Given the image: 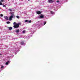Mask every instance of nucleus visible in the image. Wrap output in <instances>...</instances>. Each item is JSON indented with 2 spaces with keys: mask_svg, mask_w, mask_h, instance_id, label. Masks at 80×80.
<instances>
[{
  "mask_svg": "<svg viewBox=\"0 0 80 80\" xmlns=\"http://www.w3.org/2000/svg\"><path fill=\"white\" fill-rule=\"evenodd\" d=\"M20 23H18L17 24L14 25L13 27L14 28H18L20 27Z\"/></svg>",
  "mask_w": 80,
  "mask_h": 80,
  "instance_id": "f257e3e1",
  "label": "nucleus"
},
{
  "mask_svg": "<svg viewBox=\"0 0 80 80\" xmlns=\"http://www.w3.org/2000/svg\"><path fill=\"white\" fill-rule=\"evenodd\" d=\"M13 16H14V15L12 14V15H11L10 16L9 18V20L11 21V20H12V18H13Z\"/></svg>",
  "mask_w": 80,
  "mask_h": 80,
  "instance_id": "f03ea898",
  "label": "nucleus"
},
{
  "mask_svg": "<svg viewBox=\"0 0 80 80\" xmlns=\"http://www.w3.org/2000/svg\"><path fill=\"white\" fill-rule=\"evenodd\" d=\"M37 14L38 15H40L41 13H42V12L40 11H38L36 12Z\"/></svg>",
  "mask_w": 80,
  "mask_h": 80,
  "instance_id": "7ed1b4c3",
  "label": "nucleus"
},
{
  "mask_svg": "<svg viewBox=\"0 0 80 80\" xmlns=\"http://www.w3.org/2000/svg\"><path fill=\"white\" fill-rule=\"evenodd\" d=\"M40 18H44V15H42L39 17Z\"/></svg>",
  "mask_w": 80,
  "mask_h": 80,
  "instance_id": "20e7f679",
  "label": "nucleus"
},
{
  "mask_svg": "<svg viewBox=\"0 0 80 80\" xmlns=\"http://www.w3.org/2000/svg\"><path fill=\"white\" fill-rule=\"evenodd\" d=\"M48 2L49 3H53V1L52 0H48Z\"/></svg>",
  "mask_w": 80,
  "mask_h": 80,
  "instance_id": "39448f33",
  "label": "nucleus"
},
{
  "mask_svg": "<svg viewBox=\"0 0 80 80\" xmlns=\"http://www.w3.org/2000/svg\"><path fill=\"white\" fill-rule=\"evenodd\" d=\"M4 18L6 20H8V17L7 16L4 17Z\"/></svg>",
  "mask_w": 80,
  "mask_h": 80,
  "instance_id": "423d86ee",
  "label": "nucleus"
},
{
  "mask_svg": "<svg viewBox=\"0 0 80 80\" xmlns=\"http://www.w3.org/2000/svg\"><path fill=\"white\" fill-rule=\"evenodd\" d=\"M19 29H17L15 30V32H16V33H19Z\"/></svg>",
  "mask_w": 80,
  "mask_h": 80,
  "instance_id": "0eeeda50",
  "label": "nucleus"
},
{
  "mask_svg": "<svg viewBox=\"0 0 80 80\" xmlns=\"http://www.w3.org/2000/svg\"><path fill=\"white\" fill-rule=\"evenodd\" d=\"M10 62V61H8L7 62H6V65H8V63Z\"/></svg>",
  "mask_w": 80,
  "mask_h": 80,
  "instance_id": "6e6552de",
  "label": "nucleus"
},
{
  "mask_svg": "<svg viewBox=\"0 0 80 80\" xmlns=\"http://www.w3.org/2000/svg\"><path fill=\"white\" fill-rule=\"evenodd\" d=\"M12 27H10L9 28V30H12Z\"/></svg>",
  "mask_w": 80,
  "mask_h": 80,
  "instance_id": "1a4fd4ad",
  "label": "nucleus"
},
{
  "mask_svg": "<svg viewBox=\"0 0 80 80\" xmlns=\"http://www.w3.org/2000/svg\"><path fill=\"white\" fill-rule=\"evenodd\" d=\"M13 25H17V22H14L13 23Z\"/></svg>",
  "mask_w": 80,
  "mask_h": 80,
  "instance_id": "9d476101",
  "label": "nucleus"
},
{
  "mask_svg": "<svg viewBox=\"0 0 80 80\" xmlns=\"http://www.w3.org/2000/svg\"><path fill=\"white\" fill-rule=\"evenodd\" d=\"M21 45H23V44H24V42H21Z\"/></svg>",
  "mask_w": 80,
  "mask_h": 80,
  "instance_id": "9b49d317",
  "label": "nucleus"
},
{
  "mask_svg": "<svg viewBox=\"0 0 80 80\" xmlns=\"http://www.w3.org/2000/svg\"><path fill=\"white\" fill-rule=\"evenodd\" d=\"M7 23V24H9L10 23V22L8 21V22H6Z\"/></svg>",
  "mask_w": 80,
  "mask_h": 80,
  "instance_id": "f8f14e48",
  "label": "nucleus"
},
{
  "mask_svg": "<svg viewBox=\"0 0 80 80\" xmlns=\"http://www.w3.org/2000/svg\"><path fill=\"white\" fill-rule=\"evenodd\" d=\"M8 10H9L10 12H12V10L11 9H9Z\"/></svg>",
  "mask_w": 80,
  "mask_h": 80,
  "instance_id": "ddd939ff",
  "label": "nucleus"
},
{
  "mask_svg": "<svg viewBox=\"0 0 80 80\" xmlns=\"http://www.w3.org/2000/svg\"><path fill=\"white\" fill-rule=\"evenodd\" d=\"M3 5V4H2V2H1L0 1V5Z\"/></svg>",
  "mask_w": 80,
  "mask_h": 80,
  "instance_id": "4468645a",
  "label": "nucleus"
},
{
  "mask_svg": "<svg viewBox=\"0 0 80 80\" xmlns=\"http://www.w3.org/2000/svg\"><path fill=\"white\" fill-rule=\"evenodd\" d=\"M3 7H6V6H5V5H4V4H3L2 5Z\"/></svg>",
  "mask_w": 80,
  "mask_h": 80,
  "instance_id": "2eb2a0df",
  "label": "nucleus"
},
{
  "mask_svg": "<svg viewBox=\"0 0 80 80\" xmlns=\"http://www.w3.org/2000/svg\"><path fill=\"white\" fill-rule=\"evenodd\" d=\"M22 33H25V31L23 30V31H22Z\"/></svg>",
  "mask_w": 80,
  "mask_h": 80,
  "instance_id": "dca6fc26",
  "label": "nucleus"
},
{
  "mask_svg": "<svg viewBox=\"0 0 80 80\" xmlns=\"http://www.w3.org/2000/svg\"><path fill=\"white\" fill-rule=\"evenodd\" d=\"M51 14H53V12H52H52H51Z\"/></svg>",
  "mask_w": 80,
  "mask_h": 80,
  "instance_id": "f3484780",
  "label": "nucleus"
},
{
  "mask_svg": "<svg viewBox=\"0 0 80 80\" xmlns=\"http://www.w3.org/2000/svg\"><path fill=\"white\" fill-rule=\"evenodd\" d=\"M16 17H17V18H19V16H16Z\"/></svg>",
  "mask_w": 80,
  "mask_h": 80,
  "instance_id": "a211bd4d",
  "label": "nucleus"
},
{
  "mask_svg": "<svg viewBox=\"0 0 80 80\" xmlns=\"http://www.w3.org/2000/svg\"><path fill=\"white\" fill-rule=\"evenodd\" d=\"M46 23H47V22H44V25H45V24H46Z\"/></svg>",
  "mask_w": 80,
  "mask_h": 80,
  "instance_id": "6ab92c4d",
  "label": "nucleus"
},
{
  "mask_svg": "<svg viewBox=\"0 0 80 80\" xmlns=\"http://www.w3.org/2000/svg\"><path fill=\"white\" fill-rule=\"evenodd\" d=\"M31 22H32V21H31V20L29 21H28V23H31Z\"/></svg>",
  "mask_w": 80,
  "mask_h": 80,
  "instance_id": "aec40b11",
  "label": "nucleus"
},
{
  "mask_svg": "<svg viewBox=\"0 0 80 80\" xmlns=\"http://www.w3.org/2000/svg\"><path fill=\"white\" fill-rule=\"evenodd\" d=\"M0 16H1V17H3V14H1Z\"/></svg>",
  "mask_w": 80,
  "mask_h": 80,
  "instance_id": "412c9836",
  "label": "nucleus"
},
{
  "mask_svg": "<svg viewBox=\"0 0 80 80\" xmlns=\"http://www.w3.org/2000/svg\"><path fill=\"white\" fill-rule=\"evenodd\" d=\"M25 22H28V20H26L25 21Z\"/></svg>",
  "mask_w": 80,
  "mask_h": 80,
  "instance_id": "4be33fe9",
  "label": "nucleus"
},
{
  "mask_svg": "<svg viewBox=\"0 0 80 80\" xmlns=\"http://www.w3.org/2000/svg\"><path fill=\"white\" fill-rule=\"evenodd\" d=\"M57 2L58 3H59V2H60V1H57Z\"/></svg>",
  "mask_w": 80,
  "mask_h": 80,
  "instance_id": "5701e85b",
  "label": "nucleus"
},
{
  "mask_svg": "<svg viewBox=\"0 0 80 80\" xmlns=\"http://www.w3.org/2000/svg\"><path fill=\"white\" fill-rule=\"evenodd\" d=\"M3 68V66H2L1 67V68Z\"/></svg>",
  "mask_w": 80,
  "mask_h": 80,
  "instance_id": "b1692460",
  "label": "nucleus"
},
{
  "mask_svg": "<svg viewBox=\"0 0 80 80\" xmlns=\"http://www.w3.org/2000/svg\"><path fill=\"white\" fill-rule=\"evenodd\" d=\"M3 1H4V0H1V2H3Z\"/></svg>",
  "mask_w": 80,
  "mask_h": 80,
  "instance_id": "393cba45",
  "label": "nucleus"
},
{
  "mask_svg": "<svg viewBox=\"0 0 80 80\" xmlns=\"http://www.w3.org/2000/svg\"><path fill=\"white\" fill-rule=\"evenodd\" d=\"M0 55H2V54L0 53Z\"/></svg>",
  "mask_w": 80,
  "mask_h": 80,
  "instance_id": "a878e982",
  "label": "nucleus"
},
{
  "mask_svg": "<svg viewBox=\"0 0 80 80\" xmlns=\"http://www.w3.org/2000/svg\"><path fill=\"white\" fill-rule=\"evenodd\" d=\"M28 1H30V0H28Z\"/></svg>",
  "mask_w": 80,
  "mask_h": 80,
  "instance_id": "bb28decb",
  "label": "nucleus"
}]
</instances>
